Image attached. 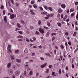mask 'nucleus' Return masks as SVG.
<instances>
[{
	"label": "nucleus",
	"mask_w": 78,
	"mask_h": 78,
	"mask_svg": "<svg viewBox=\"0 0 78 78\" xmlns=\"http://www.w3.org/2000/svg\"><path fill=\"white\" fill-rule=\"evenodd\" d=\"M10 1L12 3V4H14V0H10Z\"/></svg>",
	"instance_id": "c9c22d12"
},
{
	"label": "nucleus",
	"mask_w": 78,
	"mask_h": 78,
	"mask_svg": "<svg viewBox=\"0 0 78 78\" xmlns=\"http://www.w3.org/2000/svg\"><path fill=\"white\" fill-rule=\"evenodd\" d=\"M17 26L18 27V28H20L21 27V26H20V25L18 23H17Z\"/></svg>",
	"instance_id": "c85d7f7f"
},
{
	"label": "nucleus",
	"mask_w": 78,
	"mask_h": 78,
	"mask_svg": "<svg viewBox=\"0 0 78 78\" xmlns=\"http://www.w3.org/2000/svg\"><path fill=\"white\" fill-rule=\"evenodd\" d=\"M26 33L27 34H30V32L28 30H27Z\"/></svg>",
	"instance_id": "864d4df0"
},
{
	"label": "nucleus",
	"mask_w": 78,
	"mask_h": 78,
	"mask_svg": "<svg viewBox=\"0 0 78 78\" xmlns=\"http://www.w3.org/2000/svg\"><path fill=\"white\" fill-rule=\"evenodd\" d=\"M65 34L66 36H68V34H69V33L68 32H66Z\"/></svg>",
	"instance_id": "bf43d9fd"
},
{
	"label": "nucleus",
	"mask_w": 78,
	"mask_h": 78,
	"mask_svg": "<svg viewBox=\"0 0 78 78\" xmlns=\"http://www.w3.org/2000/svg\"><path fill=\"white\" fill-rule=\"evenodd\" d=\"M30 12L31 13V14L32 15H34L35 14V13L33 12V10H31V9L30 10Z\"/></svg>",
	"instance_id": "1a4fd4ad"
},
{
	"label": "nucleus",
	"mask_w": 78,
	"mask_h": 78,
	"mask_svg": "<svg viewBox=\"0 0 78 78\" xmlns=\"http://www.w3.org/2000/svg\"><path fill=\"white\" fill-rule=\"evenodd\" d=\"M48 67L50 69H51V68H52V65H49V66Z\"/></svg>",
	"instance_id": "a18cd8bd"
},
{
	"label": "nucleus",
	"mask_w": 78,
	"mask_h": 78,
	"mask_svg": "<svg viewBox=\"0 0 78 78\" xmlns=\"http://www.w3.org/2000/svg\"><path fill=\"white\" fill-rule=\"evenodd\" d=\"M54 53L55 54H56V50H55L54 51Z\"/></svg>",
	"instance_id": "774afa93"
},
{
	"label": "nucleus",
	"mask_w": 78,
	"mask_h": 78,
	"mask_svg": "<svg viewBox=\"0 0 78 78\" xmlns=\"http://www.w3.org/2000/svg\"><path fill=\"white\" fill-rule=\"evenodd\" d=\"M33 48H37V47L36 46H33Z\"/></svg>",
	"instance_id": "0e129e2a"
},
{
	"label": "nucleus",
	"mask_w": 78,
	"mask_h": 78,
	"mask_svg": "<svg viewBox=\"0 0 78 78\" xmlns=\"http://www.w3.org/2000/svg\"><path fill=\"white\" fill-rule=\"evenodd\" d=\"M18 41H19V42H20L22 41V39H18Z\"/></svg>",
	"instance_id": "4d7b16f0"
},
{
	"label": "nucleus",
	"mask_w": 78,
	"mask_h": 78,
	"mask_svg": "<svg viewBox=\"0 0 78 78\" xmlns=\"http://www.w3.org/2000/svg\"><path fill=\"white\" fill-rule=\"evenodd\" d=\"M30 62H33V60H30L29 61Z\"/></svg>",
	"instance_id": "5fc2aeb1"
},
{
	"label": "nucleus",
	"mask_w": 78,
	"mask_h": 78,
	"mask_svg": "<svg viewBox=\"0 0 78 78\" xmlns=\"http://www.w3.org/2000/svg\"><path fill=\"white\" fill-rule=\"evenodd\" d=\"M58 12L59 13H61L62 12V10L61 9L59 8L58 10Z\"/></svg>",
	"instance_id": "9b49d317"
},
{
	"label": "nucleus",
	"mask_w": 78,
	"mask_h": 78,
	"mask_svg": "<svg viewBox=\"0 0 78 78\" xmlns=\"http://www.w3.org/2000/svg\"><path fill=\"white\" fill-rule=\"evenodd\" d=\"M34 3L35 2L34 1H32L31 2V5H33L34 4Z\"/></svg>",
	"instance_id": "393cba45"
},
{
	"label": "nucleus",
	"mask_w": 78,
	"mask_h": 78,
	"mask_svg": "<svg viewBox=\"0 0 78 78\" xmlns=\"http://www.w3.org/2000/svg\"><path fill=\"white\" fill-rule=\"evenodd\" d=\"M44 18L45 19H46V20H47V19H49V18L48 17H44Z\"/></svg>",
	"instance_id": "680f3d73"
},
{
	"label": "nucleus",
	"mask_w": 78,
	"mask_h": 78,
	"mask_svg": "<svg viewBox=\"0 0 78 78\" xmlns=\"http://www.w3.org/2000/svg\"><path fill=\"white\" fill-rule=\"evenodd\" d=\"M16 6H17V7H18V6L19 5V4L17 2H16Z\"/></svg>",
	"instance_id": "c03bdc74"
},
{
	"label": "nucleus",
	"mask_w": 78,
	"mask_h": 78,
	"mask_svg": "<svg viewBox=\"0 0 78 78\" xmlns=\"http://www.w3.org/2000/svg\"><path fill=\"white\" fill-rule=\"evenodd\" d=\"M39 30L40 33H42V34H43V33H44V30H43V29L42 28H39Z\"/></svg>",
	"instance_id": "7ed1b4c3"
},
{
	"label": "nucleus",
	"mask_w": 78,
	"mask_h": 78,
	"mask_svg": "<svg viewBox=\"0 0 78 78\" xmlns=\"http://www.w3.org/2000/svg\"><path fill=\"white\" fill-rule=\"evenodd\" d=\"M75 15V13H72L71 15V16L73 17V16H74V15Z\"/></svg>",
	"instance_id": "58836bf2"
},
{
	"label": "nucleus",
	"mask_w": 78,
	"mask_h": 78,
	"mask_svg": "<svg viewBox=\"0 0 78 78\" xmlns=\"http://www.w3.org/2000/svg\"><path fill=\"white\" fill-rule=\"evenodd\" d=\"M72 67L73 68H74V67H75V66H74V65H73V64L72 65Z\"/></svg>",
	"instance_id": "13d9d810"
},
{
	"label": "nucleus",
	"mask_w": 78,
	"mask_h": 78,
	"mask_svg": "<svg viewBox=\"0 0 78 78\" xmlns=\"http://www.w3.org/2000/svg\"><path fill=\"white\" fill-rule=\"evenodd\" d=\"M20 21H21V22L22 23H23V24H24V25H26V23H25V22L24 21H23V20H21Z\"/></svg>",
	"instance_id": "4468645a"
},
{
	"label": "nucleus",
	"mask_w": 78,
	"mask_h": 78,
	"mask_svg": "<svg viewBox=\"0 0 78 78\" xmlns=\"http://www.w3.org/2000/svg\"><path fill=\"white\" fill-rule=\"evenodd\" d=\"M61 69H60L59 70V73L60 75H61Z\"/></svg>",
	"instance_id": "09e8293b"
},
{
	"label": "nucleus",
	"mask_w": 78,
	"mask_h": 78,
	"mask_svg": "<svg viewBox=\"0 0 78 78\" xmlns=\"http://www.w3.org/2000/svg\"><path fill=\"white\" fill-rule=\"evenodd\" d=\"M8 73L10 75H12L13 74V70L11 69H9L8 70Z\"/></svg>",
	"instance_id": "f257e3e1"
},
{
	"label": "nucleus",
	"mask_w": 78,
	"mask_h": 78,
	"mask_svg": "<svg viewBox=\"0 0 78 78\" xmlns=\"http://www.w3.org/2000/svg\"><path fill=\"white\" fill-rule=\"evenodd\" d=\"M16 78V76L14 75H13L12 76V78Z\"/></svg>",
	"instance_id": "052dcab7"
},
{
	"label": "nucleus",
	"mask_w": 78,
	"mask_h": 78,
	"mask_svg": "<svg viewBox=\"0 0 78 78\" xmlns=\"http://www.w3.org/2000/svg\"><path fill=\"white\" fill-rule=\"evenodd\" d=\"M10 56H11V58L12 59V60H14V59L15 57H14V55L11 54L10 55Z\"/></svg>",
	"instance_id": "9d476101"
},
{
	"label": "nucleus",
	"mask_w": 78,
	"mask_h": 78,
	"mask_svg": "<svg viewBox=\"0 0 78 78\" xmlns=\"http://www.w3.org/2000/svg\"><path fill=\"white\" fill-rule=\"evenodd\" d=\"M15 53L16 54H18V53H19V51L18 50H16Z\"/></svg>",
	"instance_id": "f3484780"
},
{
	"label": "nucleus",
	"mask_w": 78,
	"mask_h": 78,
	"mask_svg": "<svg viewBox=\"0 0 78 78\" xmlns=\"http://www.w3.org/2000/svg\"><path fill=\"white\" fill-rule=\"evenodd\" d=\"M68 44L69 45H72V44H71V42L70 41H69L68 42Z\"/></svg>",
	"instance_id": "a19ab883"
},
{
	"label": "nucleus",
	"mask_w": 78,
	"mask_h": 78,
	"mask_svg": "<svg viewBox=\"0 0 78 78\" xmlns=\"http://www.w3.org/2000/svg\"><path fill=\"white\" fill-rule=\"evenodd\" d=\"M39 32L37 31L36 32V34H37V35H39Z\"/></svg>",
	"instance_id": "49530a36"
},
{
	"label": "nucleus",
	"mask_w": 78,
	"mask_h": 78,
	"mask_svg": "<svg viewBox=\"0 0 78 78\" xmlns=\"http://www.w3.org/2000/svg\"><path fill=\"white\" fill-rule=\"evenodd\" d=\"M76 18L77 20H78V13L76 16Z\"/></svg>",
	"instance_id": "3c124183"
},
{
	"label": "nucleus",
	"mask_w": 78,
	"mask_h": 78,
	"mask_svg": "<svg viewBox=\"0 0 78 78\" xmlns=\"http://www.w3.org/2000/svg\"><path fill=\"white\" fill-rule=\"evenodd\" d=\"M57 25L58 26V27H61L62 26V25L61 24V23H57Z\"/></svg>",
	"instance_id": "a211bd4d"
},
{
	"label": "nucleus",
	"mask_w": 78,
	"mask_h": 78,
	"mask_svg": "<svg viewBox=\"0 0 78 78\" xmlns=\"http://www.w3.org/2000/svg\"><path fill=\"white\" fill-rule=\"evenodd\" d=\"M48 9L49 10H50V11H53V9H52V8L50 7H49L48 8Z\"/></svg>",
	"instance_id": "6ab92c4d"
},
{
	"label": "nucleus",
	"mask_w": 78,
	"mask_h": 78,
	"mask_svg": "<svg viewBox=\"0 0 78 78\" xmlns=\"http://www.w3.org/2000/svg\"><path fill=\"white\" fill-rule=\"evenodd\" d=\"M13 68L14 70H16V69H17V66L15 65H13Z\"/></svg>",
	"instance_id": "2eb2a0df"
},
{
	"label": "nucleus",
	"mask_w": 78,
	"mask_h": 78,
	"mask_svg": "<svg viewBox=\"0 0 78 78\" xmlns=\"http://www.w3.org/2000/svg\"><path fill=\"white\" fill-rule=\"evenodd\" d=\"M76 34V32H75L73 34V36H75Z\"/></svg>",
	"instance_id": "cd10ccee"
},
{
	"label": "nucleus",
	"mask_w": 78,
	"mask_h": 78,
	"mask_svg": "<svg viewBox=\"0 0 78 78\" xmlns=\"http://www.w3.org/2000/svg\"><path fill=\"white\" fill-rule=\"evenodd\" d=\"M40 59H41V61H44V58L42 57H41L40 58Z\"/></svg>",
	"instance_id": "a878e982"
},
{
	"label": "nucleus",
	"mask_w": 78,
	"mask_h": 78,
	"mask_svg": "<svg viewBox=\"0 0 78 78\" xmlns=\"http://www.w3.org/2000/svg\"><path fill=\"white\" fill-rule=\"evenodd\" d=\"M18 37L20 38H23V37H22V36H20L18 37Z\"/></svg>",
	"instance_id": "79ce46f5"
},
{
	"label": "nucleus",
	"mask_w": 78,
	"mask_h": 78,
	"mask_svg": "<svg viewBox=\"0 0 78 78\" xmlns=\"http://www.w3.org/2000/svg\"><path fill=\"white\" fill-rule=\"evenodd\" d=\"M18 33H20V34H22V31H18Z\"/></svg>",
	"instance_id": "8fccbe9b"
},
{
	"label": "nucleus",
	"mask_w": 78,
	"mask_h": 78,
	"mask_svg": "<svg viewBox=\"0 0 78 78\" xmlns=\"http://www.w3.org/2000/svg\"><path fill=\"white\" fill-rule=\"evenodd\" d=\"M47 24L49 27H50V22H47Z\"/></svg>",
	"instance_id": "b1692460"
},
{
	"label": "nucleus",
	"mask_w": 78,
	"mask_h": 78,
	"mask_svg": "<svg viewBox=\"0 0 78 78\" xmlns=\"http://www.w3.org/2000/svg\"><path fill=\"white\" fill-rule=\"evenodd\" d=\"M50 15H49V14H48V15H47V17H50Z\"/></svg>",
	"instance_id": "6e6d98bb"
},
{
	"label": "nucleus",
	"mask_w": 78,
	"mask_h": 78,
	"mask_svg": "<svg viewBox=\"0 0 78 78\" xmlns=\"http://www.w3.org/2000/svg\"><path fill=\"white\" fill-rule=\"evenodd\" d=\"M47 78H51V76H49L46 77Z\"/></svg>",
	"instance_id": "338daca9"
},
{
	"label": "nucleus",
	"mask_w": 78,
	"mask_h": 78,
	"mask_svg": "<svg viewBox=\"0 0 78 78\" xmlns=\"http://www.w3.org/2000/svg\"><path fill=\"white\" fill-rule=\"evenodd\" d=\"M40 9L41 11H43V8H42V7H40Z\"/></svg>",
	"instance_id": "de8ad7c7"
},
{
	"label": "nucleus",
	"mask_w": 78,
	"mask_h": 78,
	"mask_svg": "<svg viewBox=\"0 0 78 78\" xmlns=\"http://www.w3.org/2000/svg\"><path fill=\"white\" fill-rule=\"evenodd\" d=\"M15 17V15H14L13 14H12L10 15V19H14Z\"/></svg>",
	"instance_id": "423d86ee"
},
{
	"label": "nucleus",
	"mask_w": 78,
	"mask_h": 78,
	"mask_svg": "<svg viewBox=\"0 0 78 78\" xmlns=\"http://www.w3.org/2000/svg\"><path fill=\"white\" fill-rule=\"evenodd\" d=\"M56 33H53L51 34V35L52 36H55V35H56Z\"/></svg>",
	"instance_id": "7c9ffc66"
},
{
	"label": "nucleus",
	"mask_w": 78,
	"mask_h": 78,
	"mask_svg": "<svg viewBox=\"0 0 78 78\" xmlns=\"http://www.w3.org/2000/svg\"><path fill=\"white\" fill-rule=\"evenodd\" d=\"M9 52H10V53H12V51H11V50L10 49H9Z\"/></svg>",
	"instance_id": "e2e57ef3"
},
{
	"label": "nucleus",
	"mask_w": 78,
	"mask_h": 78,
	"mask_svg": "<svg viewBox=\"0 0 78 78\" xmlns=\"http://www.w3.org/2000/svg\"><path fill=\"white\" fill-rule=\"evenodd\" d=\"M73 11H74V9H71L70 10V12H73Z\"/></svg>",
	"instance_id": "5701e85b"
},
{
	"label": "nucleus",
	"mask_w": 78,
	"mask_h": 78,
	"mask_svg": "<svg viewBox=\"0 0 78 78\" xmlns=\"http://www.w3.org/2000/svg\"><path fill=\"white\" fill-rule=\"evenodd\" d=\"M33 6L34 8H35V9H37V5H36L35 4H34L33 5Z\"/></svg>",
	"instance_id": "412c9836"
},
{
	"label": "nucleus",
	"mask_w": 78,
	"mask_h": 78,
	"mask_svg": "<svg viewBox=\"0 0 78 78\" xmlns=\"http://www.w3.org/2000/svg\"><path fill=\"white\" fill-rule=\"evenodd\" d=\"M15 75L16 76H19V75H20V71L18 70L16 71L15 72Z\"/></svg>",
	"instance_id": "f03ea898"
},
{
	"label": "nucleus",
	"mask_w": 78,
	"mask_h": 78,
	"mask_svg": "<svg viewBox=\"0 0 78 78\" xmlns=\"http://www.w3.org/2000/svg\"><path fill=\"white\" fill-rule=\"evenodd\" d=\"M11 66V62H9L7 64V67H8V68H10Z\"/></svg>",
	"instance_id": "6e6552de"
},
{
	"label": "nucleus",
	"mask_w": 78,
	"mask_h": 78,
	"mask_svg": "<svg viewBox=\"0 0 78 78\" xmlns=\"http://www.w3.org/2000/svg\"><path fill=\"white\" fill-rule=\"evenodd\" d=\"M47 64V62H46L44 64H43L42 65H41V68H44V67H45L46 66Z\"/></svg>",
	"instance_id": "39448f33"
},
{
	"label": "nucleus",
	"mask_w": 78,
	"mask_h": 78,
	"mask_svg": "<svg viewBox=\"0 0 78 78\" xmlns=\"http://www.w3.org/2000/svg\"><path fill=\"white\" fill-rule=\"evenodd\" d=\"M6 16H5L4 17V21L5 22H6Z\"/></svg>",
	"instance_id": "e433bc0d"
},
{
	"label": "nucleus",
	"mask_w": 78,
	"mask_h": 78,
	"mask_svg": "<svg viewBox=\"0 0 78 78\" xmlns=\"http://www.w3.org/2000/svg\"><path fill=\"white\" fill-rule=\"evenodd\" d=\"M30 75H33V71H30Z\"/></svg>",
	"instance_id": "c756f323"
},
{
	"label": "nucleus",
	"mask_w": 78,
	"mask_h": 78,
	"mask_svg": "<svg viewBox=\"0 0 78 78\" xmlns=\"http://www.w3.org/2000/svg\"><path fill=\"white\" fill-rule=\"evenodd\" d=\"M42 15V16H46V15H47V12L44 11V12H42L41 13Z\"/></svg>",
	"instance_id": "20e7f679"
},
{
	"label": "nucleus",
	"mask_w": 78,
	"mask_h": 78,
	"mask_svg": "<svg viewBox=\"0 0 78 78\" xmlns=\"http://www.w3.org/2000/svg\"><path fill=\"white\" fill-rule=\"evenodd\" d=\"M38 25H41V21L40 20H39L38 21Z\"/></svg>",
	"instance_id": "aec40b11"
},
{
	"label": "nucleus",
	"mask_w": 78,
	"mask_h": 78,
	"mask_svg": "<svg viewBox=\"0 0 78 78\" xmlns=\"http://www.w3.org/2000/svg\"><path fill=\"white\" fill-rule=\"evenodd\" d=\"M44 8L45 9H46V10H47V9H48V7H47V6H46V5H45L44 6Z\"/></svg>",
	"instance_id": "2f4dec72"
},
{
	"label": "nucleus",
	"mask_w": 78,
	"mask_h": 78,
	"mask_svg": "<svg viewBox=\"0 0 78 78\" xmlns=\"http://www.w3.org/2000/svg\"><path fill=\"white\" fill-rule=\"evenodd\" d=\"M61 6L62 8H63V9H65V8H66V5L64 4H62L61 5Z\"/></svg>",
	"instance_id": "0eeeda50"
},
{
	"label": "nucleus",
	"mask_w": 78,
	"mask_h": 78,
	"mask_svg": "<svg viewBox=\"0 0 78 78\" xmlns=\"http://www.w3.org/2000/svg\"><path fill=\"white\" fill-rule=\"evenodd\" d=\"M49 71V69L48 68H47L46 69V73H48Z\"/></svg>",
	"instance_id": "bb28decb"
},
{
	"label": "nucleus",
	"mask_w": 78,
	"mask_h": 78,
	"mask_svg": "<svg viewBox=\"0 0 78 78\" xmlns=\"http://www.w3.org/2000/svg\"><path fill=\"white\" fill-rule=\"evenodd\" d=\"M39 76V73H36V77H38Z\"/></svg>",
	"instance_id": "4c0bfd02"
},
{
	"label": "nucleus",
	"mask_w": 78,
	"mask_h": 78,
	"mask_svg": "<svg viewBox=\"0 0 78 78\" xmlns=\"http://www.w3.org/2000/svg\"><path fill=\"white\" fill-rule=\"evenodd\" d=\"M8 48L9 49H11V45H8Z\"/></svg>",
	"instance_id": "f704fd0d"
},
{
	"label": "nucleus",
	"mask_w": 78,
	"mask_h": 78,
	"mask_svg": "<svg viewBox=\"0 0 78 78\" xmlns=\"http://www.w3.org/2000/svg\"><path fill=\"white\" fill-rule=\"evenodd\" d=\"M26 41H27V42H30V40H29V39H28V38H27L26 39Z\"/></svg>",
	"instance_id": "ea45409f"
},
{
	"label": "nucleus",
	"mask_w": 78,
	"mask_h": 78,
	"mask_svg": "<svg viewBox=\"0 0 78 78\" xmlns=\"http://www.w3.org/2000/svg\"><path fill=\"white\" fill-rule=\"evenodd\" d=\"M16 61H17V62H19V63H20V62H21V59H16Z\"/></svg>",
	"instance_id": "f8f14e48"
},
{
	"label": "nucleus",
	"mask_w": 78,
	"mask_h": 78,
	"mask_svg": "<svg viewBox=\"0 0 78 78\" xmlns=\"http://www.w3.org/2000/svg\"><path fill=\"white\" fill-rule=\"evenodd\" d=\"M24 52L25 53H28V49H25L24 51Z\"/></svg>",
	"instance_id": "ddd939ff"
},
{
	"label": "nucleus",
	"mask_w": 78,
	"mask_h": 78,
	"mask_svg": "<svg viewBox=\"0 0 78 78\" xmlns=\"http://www.w3.org/2000/svg\"><path fill=\"white\" fill-rule=\"evenodd\" d=\"M3 8H4V6L2 5L1 7V9H3Z\"/></svg>",
	"instance_id": "473e14b6"
},
{
	"label": "nucleus",
	"mask_w": 78,
	"mask_h": 78,
	"mask_svg": "<svg viewBox=\"0 0 78 78\" xmlns=\"http://www.w3.org/2000/svg\"><path fill=\"white\" fill-rule=\"evenodd\" d=\"M5 13H6V12H5V10H4L3 11V14L4 15H5Z\"/></svg>",
	"instance_id": "603ef678"
},
{
	"label": "nucleus",
	"mask_w": 78,
	"mask_h": 78,
	"mask_svg": "<svg viewBox=\"0 0 78 78\" xmlns=\"http://www.w3.org/2000/svg\"><path fill=\"white\" fill-rule=\"evenodd\" d=\"M50 35V32H48L46 33V36L47 37H49V35Z\"/></svg>",
	"instance_id": "dca6fc26"
},
{
	"label": "nucleus",
	"mask_w": 78,
	"mask_h": 78,
	"mask_svg": "<svg viewBox=\"0 0 78 78\" xmlns=\"http://www.w3.org/2000/svg\"><path fill=\"white\" fill-rule=\"evenodd\" d=\"M78 4V2H76L75 3V5H77Z\"/></svg>",
	"instance_id": "69168bd1"
},
{
	"label": "nucleus",
	"mask_w": 78,
	"mask_h": 78,
	"mask_svg": "<svg viewBox=\"0 0 78 78\" xmlns=\"http://www.w3.org/2000/svg\"><path fill=\"white\" fill-rule=\"evenodd\" d=\"M55 39H56V37H53L52 39V41H53Z\"/></svg>",
	"instance_id": "72a5a7b5"
},
{
	"label": "nucleus",
	"mask_w": 78,
	"mask_h": 78,
	"mask_svg": "<svg viewBox=\"0 0 78 78\" xmlns=\"http://www.w3.org/2000/svg\"><path fill=\"white\" fill-rule=\"evenodd\" d=\"M30 28L31 30H33V29H34V27L33 26H30Z\"/></svg>",
	"instance_id": "37998d69"
},
{
	"label": "nucleus",
	"mask_w": 78,
	"mask_h": 78,
	"mask_svg": "<svg viewBox=\"0 0 78 78\" xmlns=\"http://www.w3.org/2000/svg\"><path fill=\"white\" fill-rule=\"evenodd\" d=\"M60 47H61V48H62V50L64 49V46H63V45H61L60 46Z\"/></svg>",
	"instance_id": "4be33fe9"
}]
</instances>
